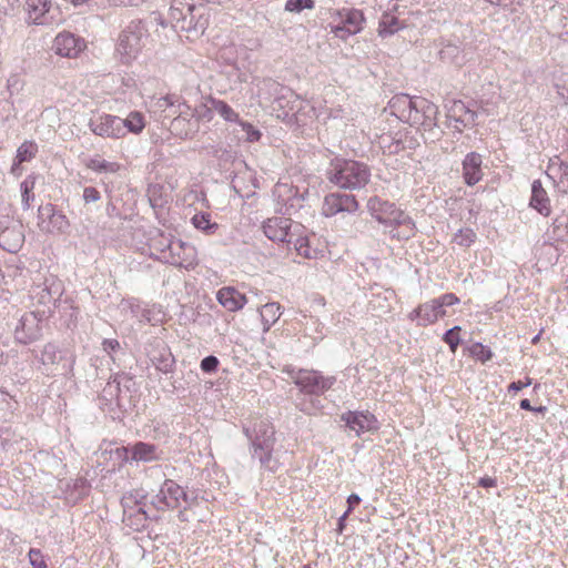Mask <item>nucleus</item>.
<instances>
[{
  "label": "nucleus",
  "mask_w": 568,
  "mask_h": 568,
  "mask_svg": "<svg viewBox=\"0 0 568 568\" xmlns=\"http://www.w3.org/2000/svg\"><path fill=\"white\" fill-rule=\"evenodd\" d=\"M58 312L59 328L73 331L78 325L79 307L74 305L71 298H61L53 308V313Z\"/></svg>",
  "instance_id": "7c9ffc66"
},
{
  "label": "nucleus",
  "mask_w": 568,
  "mask_h": 568,
  "mask_svg": "<svg viewBox=\"0 0 568 568\" xmlns=\"http://www.w3.org/2000/svg\"><path fill=\"white\" fill-rule=\"evenodd\" d=\"M161 241L164 246L159 247L156 260L174 266H186V263H191L190 257L194 251L192 246L172 236H162Z\"/></svg>",
  "instance_id": "2eb2a0df"
},
{
  "label": "nucleus",
  "mask_w": 568,
  "mask_h": 568,
  "mask_svg": "<svg viewBox=\"0 0 568 568\" xmlns=\"http://www.w3.org/2000/svg\"><path fill=\"white\" fill-rule=\"evenodd\" d=\"M292 243H294V248L297 254L305 258L315 260L321 254L320 250L311 246L310 239L307 236L298 235L295 240L293 239Z\"/></svg>",
  "instance_id": "09e8293b"
},
{
  "label": "nucleus",
  "mask_w": 568,
  "mask_h": 568,
  "mask_svg": "<svg viewBox=\"0 0 568 568\" xmlns=\"http://www.w3.org/2000/svg\"><path fill=\"white\" fill-rule=\"evenodd\" d=\"M186 19L185 23L179 26L181 31L193 32L196 36L203 34L206 28L209 27V14L207 9L204 4H189V8H185Z\"/></svg>",
  "instance_id": "b1692460"
},
{
  "label": "nucleus",
  "mask_w": 568,
  "mask_h": 568,
  "mask_svg": "<svg viewBox=\"0 0 568 568\" xmlns=\"http://www.w3.org/2000/svg\"><path fill=\"white\" fill-rule=\"evenodd\" d=\"M529 206L545 217L551 213L550 199L540 180H534L531 183Z\"/></svg>",
  "instance_id": "c9c22d12"
},
{
  "label": "nucleus",
  "mask_w": 568,
  "mask_h": 568,
  "mask_svg": "<svg viewBox=\"0 0 568 568\" xmlns=\"http://www.w3.org/2000/svg\"><path fill=\"white\" fill-rule=\"evenodd\" d=\"M24 8L28 23L36 26L51 23V18L49 17L51 3L49 0H27Z\"/></svg>",
  "instance_id": "473e14b6"
},
{
  "label": "nucleus",
  "mask_w": 568,
  "mask_h": 568,
  "mask_svg": "<svg viewBox=\"0 0 568 568\" xmlns=\"http://www.w3.org/2000/svg\"><path fill=\"white\" fill-rule=\"evenodd\" d=\"M413 103H415V97L407 93H397L388 101L385 111H389V114L396 116L399 121L406 122L410 118Z\"/></svg>",
  "instance_id": "72a5a7b5"
},
{
  "label": "nucleus",
  "mask_w": 568,
  "mask_h": 568,
  "mask_svg": "<svg viewBox=\"0 0 568 568\" xmlns=\"http://www.w3.org/2000/svg\"><path fill=\"white\" fill-rule=\"evenodd\" d=\"M292 379L300 393L311 398L314 406L318 398L333 388L337 378L334 375H324L322 371L314 368H298L287 366L283 371Z\"/></svg>",
  "instance_id": "39448f33"
},
{
  "label": "nucleus",
  "mask_w": 568,
  "mask_h": 568,
  "mask_svg": "<svg viewBox=\"0 0 568 568\" xmlns=\"http://www.w3.org/2000/svg\"><path fill=\"white\" fill-rule=\"evenodd\" d=\"M339 420L344 423L346 430L361 437L364 433H375L381 424L377 417L369 410H346L339 415Z\"/></svg>",
  "instance_id": "f3484780"
},
{
  "label": "nucleus",
  "mask_w": 568,
  "mask_h": 568,
  "mask_svg": "<svg viewBox=\"0 0 568 568\" xmlns=\"http://www.w3.org/2000/svg\"><path fill=\"white\" fill-rule=\"evenodd\" d=\"M286 195H280L283 201L282 207L277 211L282 215H293L296 212H298L305 202V200L308 197V189L303 187V190H300L298 186H286Z\"/></svg>",
  "instance_id": "c756f323"
},
{
  "label": "nucleus",
  "mask_w": 568,
  "mask_h": 568,
  "mask_svg": "<svg viewBox=\"0 0 568 568\" xmlns=\"http://www.w3.org/2000/svg\"><path fill=\"white\" fill-rule=\"evenodd\" d=\"M146 196L151 207L156 211L169 203V194L165 187L159 183H151L146 189Z\"/></svg>",
  "instance_id": "37998d69"
},
{
  "label": "nucleus",
  "mask_w": 568,
  "mask_h": 568,
  "mask_svg": "<svg viewBox=\"0 0 568 568\" xmlns=\"http://www.w3.org/2000/svg\"><path fill=\"white\" fill-rule=\"evenodd\" d=\"M301 227V224H294L291 217L285 215L268 217L262 224L263 233L270 241L287 244L293 242Z\"/></svg>",
  "instance_id": "dca6fc26"
},
{
  "label": "nucleus",
  "mask_w": 568,
  "mask_h": 568,
  "mask_svg": "<svg viewBox=\"0 0 568 568\" xmlns=\"http://www.w3.org/2000/svg\"><path fill=\"white\" fill-rule=\"evenodd\" d=\"M332 17L337 19L338 22L331 24V32L342 40H346L348 37L359 33L364 29L366 21L364 12L356 8L338 9Z\"/></svg>",
  "instance_id": "f8f14e48"
},
{
  "label": "nucleus",
  "mask_w": 568,
  "mask_h": 568,
  "mask_svg": "<svg viewBox=\"0 0 568 568\" xmlns=\"http://www.w3.org/2000/svg\"><path fill=\"white\" fill-rule=\"evenodd\" d=\"M463 179L467 186H474L481 181L483 173V155L478 152H469L462 162Z\"/></svg>",
  "instance_id": "c85d7f7f"
},
{
  "label": "nucleus",
  "mask_w": 568,
  "mask_h": 568,
  "mask_svg": "<svg viewBox=\"0 0 568 568\" xmlns=\"http://www.w3.org/2000/svg\"><path fill=\"white\" fill-rule=\"evenodd\" d=\"M132 447H131V443H129L128 445H122L120 447H116L114 450H113V455L115 457L116 460H119V467H122L124 465H133V462H132Z\"/></svg>",
  "instance_id": "bf43d9fd"
},
{
  "label": "nucleus",
  "mask_w": 568,
  "mask_h": 568,
  "mask_svg": "<svg viewBox=\"0 0 568 568\" xmlns=\"http://www.w3.org/2000/svg\"><path fill=\"white\" fill-rule=\"evenodd\" d=\"M29 564L32 568H47V561L42 551L38 548H31L28 552Z\"/></svg>",
  "instance_id": "0e129e2a"
},
{
  "label": "nucleus",
  "mask_w": 568,
  "mask_h": 568,
  "mask_svg": "<svg viewBox=\"0 0 568 568\" xmlns=\"http://www.w3.org/2000/svg\"><path fill=\"white\" fill-rule=\"evenodd\" d=\"M51 316L52 311L49 308H34L23 313L13 329L14 341L21 345L39 341L43 335V323Z\"/></svg>",
  "instance_id": "6e6552de"
},
{
  "label": "nucleus",
  "mask_w": 568,
  "mask_h": 568,
  "mask_svg": "<svg viewBox=\"0 0 568 568\" xmlns=\"http://www.w3.org/2000/svg\"><path fill=\"white\" fill-rule=\"evenodd\" d=\"M281 305L276 302L266 303L260 310V317L263 325V332H268L270 328L281 317Z\"/></svg>",
  "instance_id": "c03bdc74"
},
{
  "label": "nucleus",
  "mask_w": 568,
  "mask_h": 568,
  "mask_svg": "<svg viewBox=\"0 0 568 568\" xmlns=\"http://www.w3.org/2000/svg\"><path fill=\"white\" fill-rule=\"evenodd\" d=\"M82 199L83 201L89 204V203H93V202H97L101 199V193L100 191L94 187V186H85L83 189V194H82Z\"/></svg>",
  "instance_id": "69168bd1"
},
{
  "label": "nucleus",
  "mask_w": 568,
  "mask_h": 568,
  "mask_svg": "<svg viewBox=\"0 0 568 568\" xmlns=\"http://www.w3.org/2000/svg\"><path fill=\"white\" fill-rule=\"evenodd\" d=\"M148 357L155 369L172 378L176 368V361L171 348L162 339H154L148 349Z\"/></svg>",
  "instance_id": "412c9836"
},
{
  "label": "nucleus",
  "mask_w": 568,
  "mask_h": 568,
  "mask_svg": "<svg viewBox=\"0 0 568 568\" xmlns=\"http://www.w3.org/2000/svg\"><path fill=\"white\" fill-rule=\"evenodd\" d=\"M87 168L95 173H115L120 169V164L116 162H110L100 156L89 159Z\"/></svg>",
  "instance_id": "8fccbe9b"
},
{
  "label": "nucleus",
  "mask_w": 568,
  "mask_h": 568,
  "mask_svg": "<svg viewBox=\"0 0 568 568\" xmlns=\"http://www.w3.org/2000/svg\"><path fill=\"white\" fill-rule=\"evenodd\" d=\"M159 108L174 109L172 115L178 113L169 123L171 133L180 139H193L200 130L197 120L192 118V108L185 102L180 101L178 97L166 95L159 100Z\"/></svg>",
  "instance_id": "0eeeda50"
},
{
  "label": "nucleus",
  "mask_w": 568,
  "mask_h": 568,
  "mask_svg": "<svg viewBox=\"0 0 568 568\" xmlns=\"http://www.w3.org/2000/svg\"><path fill=\"white\" fill-rule=\"evenodd\" d=\"M446 312H440L435 303V300H430L423 304H419L408 315V320L415 322L417 326L426 327L434 324L438 318L444 317Z\"/></svg>",
  "instance_id": "cd10ccee"
},
{
  "label": "nucleus",
  "mask_w": 568,
  "mask_h": 568,
  "mask_svg": "<svg viewBox=\"0 0 568 568\" xmlns=\"http://www.w3.org/2000/svg\"><path fill=\"white\" fill-rule=\"evenodd\" d=\"M120 116L104 113L90 119L89 128L95 135L102 138L120 139Z\"/></svg>",
  "instance_id": "393cba45"
},
{
  "label": "nucleus",
  "mask_w": 568,
  "mask_h": 568,
  "mask_svg": "<svg viewBox=\"0 0 568 568\" xmlns=\"http://www.w3.org/2000/svg\"><path fill=\"white\" fill-rule=\"evenodd\" d=\"M476 239V233L474 232V230L469 227L459 229L454 235V242L463 247L471 246L475 243Z\"/></svg>",
  "instance_id": "6e6d98bb"
},
{
  "label": "nucleus",
  "mask_w": 568,
  "mask_h": 568,
  "mask_svg": "<svg viewBox=\"0 0 568 568\" xmlns=\"http://www.w3.org/2000/svg\"><path fill=\"white\" fill-rule=\"evenodd\" d=\"M404 28L405 23L396 16L389 12H384L379 18L377 32L379 37L388 38Z\"/></svg>",
  "instance_id": "58836bf2"
},
{
  "label": "nucleus",
  "mask_w": 568,
  "mask_h": 568,
  "mask_svg": "<svg viewBox=\"0 0 568 568\" xmlns=\"http://www.w3.org/2000/svg\"><path fill=\"white\" fill-rule=\"evenodd\" d=\"M140 397V383L136 376L119 369L110 375L99 396V403L101 409L113 420L122 422L134 410Z\"/></svg>",
  "instance_id": "f257e3e1"
},
{
  "label": "nucleus",
  "mask_w": 568,
  "mask_h": 568,
  "mask_svg": "<svg viewBox=\"0 0 568 568\" xmlns=\"http://www.w3.org/2000/svg\"><path fill=\"white\" fill-rule=\"evenodd\" d=\"M220 366V359L215 355H207L202 358L200 368L204 374H214Z\"/></svg>",
  "instance_id": "e2e57ef3"
},
{
  "label": "nucleus",
  "mask_w": 568,
  "mask_h": 568,
  "mask_svg": "<svg viewBox=\"0 0 568 568\" xmlns=\"http://www.w3.org/2000/svg\"><path fill=\"white\" fill-rule=\"evenodd\" d=\"M321 102L315 100H307L301 97V105L295 110V116L292 118V122L298 126H306L314 120L318 119L323 113Z\"/></svg>",
  "instance_id": "2f4dec72"
},
{
  "label": "nucleus",
  "mask_w": 568,
  "mask_h": 568,
  "mask_svg": "<svg viewBox=\"0 0 568 568\" xmlns=\"http://www.w3.org/2000/svg\"><path fill=\"white\" fill-rule=\"evenodd\" d=\"M133 465L156 463L163 459V449L151 442L138 440L131 443Z\"/></svg>",
  "instance_id": "bb28decb"
},
{
  "label": "nucleus",
  "mask_w": 568,
  "mask_h": 568,
  "mask_svg": "<svg viewBox=\"0 0 568 568\" xmlns=\"http://www.w3.org/2000/svg\"><path fill=\"white\" fill-rule=\"evenodd\" d=\"M460 326H454L449 329H447L443 336L442 339L448 345L449 349L455 353L462 343V338L459 336Z\"/></svg>",
  "instance_id": "4d7b16f0"
},
{
  "label": "nucleus",
  "mask_w": 568,
  "mask_h": 568,
  "mask_svg": "<svg viewBox=\"0 0 568 568\" xmlns=\"http://www.w3.org/2000/svg\"><path fill=\"white\" fill-rule=\"evenodd\" d=\"M236 124L241 128V131L244 133V141L248 143H255L261 140L262 132L252 123L240 119V122H237Z\"/></svg>",
  "instance_id": "5fc2aeb1"
},
{
  "label": "nucleus",
  "mask_w": 568,
  "mask_h": 568,
  "mask_svg": "<svg viewBox=\"0 0 568 568\" xmlns=\"http://www.w3.org/2000/svg\"><path fill=\"white\" fill-rule=\"evenodd\" d=\"M434 300L440 312H446L445 307L456 305L460 302L459 297L454 293H444Z\"/></svg>",
  "instance_id": "680f3d73"
},
{
  "label": "nucleus",
  "mask_w": 568,
  "mask_h": 568,
  "mask_svg": "<svg viewBox=\"0 0 568 568\" xmlns=\"http://www.w3.org/2000/svg\"><path fill=\"white\" fill-rule=\"evenodd\" d=\"M469 356L475 358L476 361H479L480 363L485 364L489 362L494 353L491 352L490 347L481 344L480 342H475L468 347Z\"/></svg>",
  "instance_id": "3c124183"
},
{
  "label": "nucleus",
  "mask_w": 568,
  "mask_h": 568,
  "mask_svg": "<svg viewBox=\"0 0 568 568\" xmlns=\"http://www.w3.org/2000/svg\"><path fill=\"white\" fill-rule=\"evenodd\" d=\"M531 383H532V379L527 376L524 382L516 381V382L510 383L508 385V392L517 393V392L521 390L523 388L530 386Z\"/></svg>",
  "instance_id": "774afa93"
},
{
  "label": "nucleus",
  "mask_w": 568,
  "mask_h": 568,
  "mask_svg": "<svg viewBox=\"0 0 568 568\" xmlns=\"http://www.w3.org/2000/svg\"><path fill=\"white\" fill-rule=\"evenodd\" d=\"M438 55L443 62L457 67H462L467 61L464 49L459 44L452 42H442V48L438 51Z\"/></svg>",
  "instance_id": "4c0bfd02"
},
{
  "label": "nucleus",
  "mask_w": 568,
  "mask_h": 568,
  "mask_svg": "<svg viewBox=\"0 0 568 568\" xmlns=\"http://www.w3.org/2000/svg\"><path fill=\"white\" fill-rule=\"evenodd\" d=\"M447 111V119L454 121V129L463 132V128H474L477 125V112L473 109L471 104H466L462 100H448L445 104Z\"/></svg>",
  "instance_id": "4be33fe9"
},
{
  "label": "nucleus",
  "mask_w": 568,
  "mask_h": 568,
  "mask_svg": "<svg viewBox=\"0 0 568 568\" xmlns=\"http://www.w3.org/2000/svg\"><path fill=\"white\" fill-rule=\"evenodd\" d=\"M314 8V0H286L284 6V10L292 13H301L304 10H312Z\"/></svg>",
  "instance_id": "13d9d810"
},
{
  "label": "nucleus",
  "mask_w": 568,
  "mask_h": 568,
  "mask_svg": "<svg viewBox=\"0 0 568 568\" xmlns=\"http://www.w3.org/2000/svg\"><path fill=\"white\" fill-rule=\"evenodd\" d=\"M38 176L34 173L27 175V178L20 183L21 192V206L22 210L27 211L31 207V203L34 201V187Z\"/></svg>",
  "instance_id": "49530a36"
},
{
  "label": "nucleus",
  "mask_w": 568,
  "mask_h": 568,
  "mask_svg": "<svg viewBox=\"0 0 568 568\" xmlns=\"http://www.w3.org/2000/svg\"><path fill=\"white\" fill-rule=\"evenodd\" d=\"M38 225L44 233L64 234L70 227V222L54 204L47 203L38 209Z\"/></svg>",
  "instance_id": "6ab92c4d"
},
{
  "label": "nucleus",
  "mask_w": 568,
  "mask_h": 568,
  "mask_svg": "<svg viewBox=\"0 0 568 568\" xmlns=\"http://www.w3.org/2000/svg\"><path fill=\"white\" fill-rule=\"evenodd\" d=\"M190 3H185L182 0H174L173 3L170 7L169 10V17L172 27L175 30H180L179 26H182L185 23V17L187 10L185 8H189Z\"/></svg>",
  "instance_id": "de8ad7c7"
},
{
  "label": "nucleus",
  "mask_w": 568,
  "mask_h": 568,
  "mask_svg": "<svg viewBox=\"0 0 568 568\" xmlns=\"http://www.w3.org/2000/svg\"><path fill=\"white\" fill-rule=\"evenodd\" d=\"M144 128V115L139 111L130 112L125 119L121 118V138H123L126 133L139 134L143 131Z\"/></svg>",
  "instance_id": "a19ab883"
},
{
  "label": "nucleus",
  "mask_w": 568,
  "mask_h": 568,
  "mask_svg": "<svg viewBox=\"0 0 568 568\" xmlns=\"http://www.w3.org/2000/svg\"><path fill=\"white\" fill-rule=\"evenodd\" d=\"M265 84L274 95V109L280 112L277 116L282 118L285 122L291 123L292 118L295 116V110L301 105V95L294 92L291 88L273 80L265 81Z\"/></svg>",
  "instance_id": "9b49d317"
},
{
  "label": "nucleus",
  "mask_w": 568,
  "mask_h": 568,
  "mask_svg": "<svg viewBox=\"0 0 568 568\" xmlns=\"http://www.w3.org/2000/svg\"><path fill=\"white\" fill-rule=\"evenodd\" d=\"M84 48V40L71 32H60L53 41L54 52L64 58H75Z\"/></svg>",
  "instance_id": "a878e982"
},
{
  "label": "nucleus",
  "mask_w": 568,
  "mask_h": 568,
  "mask_svg": "<svg viewBox=\"0 0 568 568\" xmlns=\"http://www.w3.org/2000/svg\"><path fill=\"white\" fill-rule=\"evenodd\" d=\"M24 243L23 224L9 214L0 213V247L17 253Z\"/></svg>",
  "instance_id": "4468645a"
},
{
  "label": "nucleus",
  "mask_w": 568,
  "mask_h": 568,
  "mask_svg": "<svg viewBox=\"0 0 568 568\" xmlns=\"http://www.w3.org/2000/svg\"><path fill=\"white\" fill-rule=\"evenodd\" d=\"M358 207L359 204L354 194L337 191L325 195L322 211L326 217H332L338 213H355Z\"/></svg>",
  "instance_id": "5701e85b"
},
{
  "label": "nucleus",
  "mask_w": 568,
  "mask_h": 568,
  "mask_svg": "<svg viewBox=\"0 0 568 568\" xmlns=\"http://www.w3.org/2000/svg\"><path fill=\"white\" fill-rule=\"evenodd\" d=\"M39 363L37 367L42 374L51 376L55 374V367L62 364L65 375L72 374L75 363V355L67 348H61L55 342H48L39 353L34 354Z\"/></svg>",
  "instance_id": "1a4fd4ad"
},
{
  "label": "nucleus",
  "mask_w": 568,
  "mask_h": 568,
  "mask_svg": "<svg viewBox=\"0 0 568 568\" xmlns=\"http://www.w3.org/2000/svg\"><path fill=\"white\" fill-rule=\"evenodd\" d=\"M192 225L206 235H213L219 230V224L212 221L209 212H197L191 219Z\"/></svg>",
  "instance_id": "a18cd8bd"
},
{
  "label": "nucleus",
  "mask_w": 568,
  "mask_h": 568,
  "mask_svg": "<svg viewBox=\"0 0 568 568\" xmlns=\"http://www.w3.org/2000/svg\"><path fill=\"white\" fill-rule=\"evenodd\" d=\"M182 503L190 505V497L185 489L173 479H165L150 500L158 511L182 508Z\"/></svg>",
  "instance_id": "9d476101"
},
{
  "label": "nucleus",
  "mask_w": 568,
  "mask_h": 568,
  "mask_svg": "<svg viewBox=\"0 0 568 568\" xmlns=\"http://www.w3.org/2000/svg\"><path fill=\"white\" fill-rule=\"evenodd\" d=\"M149 37V28L141 19L132 20L119 34L115 54L122 64L132 63L141 53Z\"/></svg>",
  "instance_id": "423d86ee"
},
{
  "label": "nucleus",
  "mask_w": 568,
  "mask_h": 568,
  "mask_svg": "<svg viewBox=\"0 0 568 568\" xmlns=\"http://www.w3.org/2000/svg\"><path fill=\"white\" fill-rule=\"evenodd\" d=\"M275 427L267 419H260L252 425H243V434L248 440L252 460H257L262 469L276 473L281 466L274 456L276 443Z\"/></svg>",
  "instance_id": "7ed1b4c3"
},
{
  "label": "nucleus",
  "mask_w": 568,
  "mask_h": 568,
  "mask_svg": "<svg viewBox=\"0 0 568 568\" xmlns=\"http://www.w3.org/2000/svg\"><path fill=\"white\" fill-rule=\"evenodd\" d=\"M132 494H130V496L122 498L123 523L132 530L140 531L145 527L148 520L156 519L158 517L151 518L148 515L142 501L146 498V495L143 494L135 497L134 500H132Z\"/></svg>",
  "instance_id": "aec40b11"
},
{
  "label": "nucleus",
  "mask_w": 568,
  "mask_h": 568,
  "mask_svg": "<svg viewBox=\"0 0 568 568\" xmlns=\"http://www.w3.org/2000/svg\"><path fill=\"white\" fill-rule=\"evenodd\" d=\"M102 351L110 357L113 365L119 369H123L125 366L122 365V356H124L125 348L121 345L116 338H103L101 342Z\"/></svg>",
  "instance_id": "ea45409f"
},
{
  "label": "nucleus",
  "mask_w": 568,
  "mask_h": 568,
  "mask_svg": "<svg viewBox=\"0 0 568 568\" xmlns=\"http://www.w3.org/2000/svg\"><path fill=\"white\" fill-rule=\"evenodd\" d=\"M62 491L65 496V499L75 505L80 500L84 499L89 496L91 491V483L85 477H78L75 479H70L65 483Z\"/></svg>",
  "instance_id": "e433bc0d"
},
{
  "label": "nucleus",
  "mask_w": 568,
  "mask_h": 568,
  "mask_svg": "<svg viewBox=\"0 0 568 568\" xmlns=\"http://www.w3.org/2000/svg\"><path fill=\"white\" fill-rule=\"evenodd\" d=\"M38 153V144L33 141H24L18 149L16 153V160L18 162H29L31 161L36 154Z\"/></svg>",
  "instance_id": "864d4df0"
},
{
  "label": "nucleus",
  "mask_w": 568,
  "mask_h": 568,
  "mask_svg": "<svg viewBox=\"0 0 568 568\" xmlns=\"http://www.w3.org/2000/svg\"><path fill=\"white\" fill-rule=\"evenodd\" d=\"M327 181L344 190L364 189L371 181V168L361 161L334 154L325 170Z\"/></svg>",
  "instance_id": "20e7f679"
},
{
  "label": "nucleus",
  "mask_w": 568,
  "mask_h": 568,
  "mask_svg": "<svg viewBox=\"0 0 568 568\" xmlns=\"http://www.w3.org/2000/svg\"><path fill=\"white\" fill-rule=\"evenodd\" d=\"M217 302L229 312H237L247 303L245 294L233 286H224L217 291Z\"/></svg>",
  "instance_id": "f704fd0d"
},
{
  "label": "nucleus",
  "mask_w": 568,
  "mask_h": 568,
  "mask_svg": "<svg viewBox=\"0 0 568 568\" xmlns=\"http://www.w3.org/2000/svg\"><path fill=\"white\" fill-rule=\"evenodd\" d=\"M17 402L7 392L0 390V422L8 420L16 409Z\"/></svg>",
  "instance_id": "603ef678"
},
{
  "label": "nucleus",
  "mask_w": 568,
  "mask_h": 568,
  "mask_svg": "<svg viewBox=\"0 0 568 568\" xmlns=\"http://www.w3.org/2000/svg\"><path fill=\"white\" fill-rule=\"evenodd\" d=\"M7 89L10 95L18 93L22 89V81L18 74H12L7 80Z\"/></svg>",
  "instance_id": "338daca9"
},
{
  "label": "nucleus",
  "mask_w": 568,
  "mask_h": 568,
  "mask_svg": "<svg viewBox=\"0 0 568 568\" xmlns=\"http://www.w3.org/2000/svg\"><path fill=\"white\" fill-rule=\"evenodd\" d=\"M213 112L214 109L212 108L211 104L207 105L202 103L195 109H192V118L197 120V124L200 123V121L209 122L213 119Z\"/></svg>",
  "instance_id": "052dcab7"
},
{
  "label": "nucleus",
  "mask_w": 568,
  "mask_h": 568,
  "mask_svg": "<svg viewBox=\"0 0 568 568\" xmlns=\"http://www.w3.org/2000/svg\"><path fill=\"white\" fill-rule=\"evenodd\" d=\"M207 102L225 122L234 124L240 122V114L226 101L210 97Z\"/></svg>",
  "instance_id": "79ce46f5"
},
{
  "label": "nucleus",
  "mask_w": 568,
  "mask_h": 568,
  "mask_svg": "<svg viewBox=\"0 0 568 568\" xmlns=\"http://www.w3.org/2000/svg\"><path fill=\"white\" fill-rule=\"evenodd\" d=\"M63 292L64 285L61 280L54 275L45 276L43 283L37 285L31 292L32 305L34 308H49L53 312Z\"/></svg>",
  "instance_id": "ddd939ff"
},
{
  "label": "nucleus",
  "mask_w": 568,
  "mask_h": 568,
  "mask_svg": "<svg viewBox=\"0 0 568 568\" xmlns=\"http://www.w3.org/2000/svg\"><path fill=\"white\" fill-rule=\"evenodd\" d=\"M438 106L423 97H415L410 118L405 122L412 126L422 128L424 131H433L437 128Z\"/></svg>",
  "instance_id": "a211bd4d"
},
{
  "label": "nucleus",
  "mask_w": 568,
  "mask_h": 568,
  "mask_svg": "<svg viewBox=\"0 0 568 568\" xmlns=\"http://www.w3.org/2000/svg\"><path fill=\"white\" fill-rule=\"evenodd\" d=\"M371 216L384 227V233L397 241H408L416 234V223L394 202L378 195L371 196L366 204Z\"/></svg>",
  "instance_id": "f03ea898"
}]
</instances>
